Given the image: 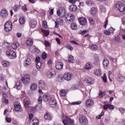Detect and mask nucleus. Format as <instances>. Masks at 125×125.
<instances>
[{
  "label": "nucleus",
  "instance_id": "obj_1",
  "mask_svg": "<svg viewBox=\"0 0 125 125\" xmlns=\"http://www.w3.org/2000/svg\"><path fill=\"white\" fill-rule=\"evenodd\" d=\"M114 8L119 10L120 12L125 14V6L121 2H117L114 7Z\"/></svg>",
  "mask_w": 125,
  "mask_h": 125
},
{
  "label": "nucleus",
  "instance_id": "obj_2",
  "mask_svg": "<svg viewBox=\"0 0 125 125\" xmlns=\"http://www.w3.org/2000/svg\"><path fill=\"white\" fill-rule=\"evenodd\" d=\"M57 14L59 17L63 18L64 16H66V11L63 7H61L57 11Z\"/></svg>",
  "mask_w": 125,
  "mask_h": 125
},
{
  "label": "nucleus",
  "instance_id": "obj_3",
  "mask_svg": "<svg viewBox=\"0 0 125 125\" xmlns=\"http://www.w3.org/2000/svg\"><path fill=\"white\" fill-rule=\"evenodd\" d=\"M79 120L80 125H86L88 124V120L87 118L83 116H80L79 117Z\"/></svg>",
  "mask_w": 125,
  "mask_h": 125
},
{
  "label": "nucleus",
  "instance_id": "obj_4",
  "mask_svg": "<svg viewBox=\"0 0 125 125\" xmlns=\"http://www.w3.org/2000/svg\"><path fill=\"white\" fill-rule=\"evenodd\" d=\"M6 55H7V56H9L10 59H15V58H16V57L17 56L16 55V53H15L14 51L12 50H8L6 51Z\"/></svg>",
  "mask_w": 125,
  "mask_h": 125
},
{
  "label": "nucleus",
  "instance_id": "obj_5",
  "mask_svg": "<svg viewBox=\"0 0 125 125\" xmlns=\"http://www.w3.org/2000/svg\"><path fill=\"white\" fill-rule=\"evenodd\" d=\"M4 30L6 32H9L12 30V23L11 21H8L5 23Z\"/></svg>",
  "mask_w": 125,
  "mask_h": 125
},
{
  "label": "nucleus",
  "instance_id": "obj_6",
  "mask_svg": "<svg viewBox=\"0 0 125 125\" xmlns=\"http://www.w3.org/2000/svg\"><path fill=\"white\" fill-rule=\"evenodd\" d=\"M30 81L31 79L29 75H25L21 79V82L23 84H28Z\"/></svg>",
  "mask_w": 125,
  "mask_h": 125
},
{
  "label": "nucleus",
  "instance_id": "obj_7",
  "mask_svg": "<svg viewBox=\"0 0 125 125\" xmlns=\"http://www.w3.org/2000/svg\"><path fill=\"white\" fill-rule=\"evenodd\" d=\"M66 119L63 120L62 123L64 125H74V120H71L68 117H66Z\"/></svg>",
  "mask_w": 125,
  "mask_h": 125
},
{
  "label": "nucleus",
  "instance_id": "obj_8",
  "mask_svg": "<svg viewBox=\"0 0 125 125\" xmlns=\"http://www.w3.org/2000/svg\"><path fill=\"white\" fill-rule=\"evenodd\" d=\"M15 110L17 112H22L23 111V108L20 105V103L19 102H16L14 104Z\"/></svg>",
  "mask_w": 125,
  "mask_h": 125
},
{
  "label": "nucleus",
  "instance_id": "obj_9",
  "mask_svg": "<svg viewBox=\"0 0 125 125\" xmlns=\"http://www.w3.org/2000/svg\"><path fill=\"white\" fill-rule=\"evenodd\" d=\"M65 19L68 22H73V21H75V16L71 13H68L65 16Z\"/></svg>",
  "mask_w": 125,
  "mask_h": 125
},
{
  "label": "nucleus",
  "instance_id": "obj_10",
  "mask_svg": "<svg viewBox=\"0 0 125 125\" xmlns=\"http://www.w3.org/2000/svg\"><path fill=\"white\" fill-rule=\"evenodd\" d=\"M55 75H56V72L54 69L49 70L47 72V77L49 78V79H52Z\"/></svg>",
  "mask_w": 125,
  "mask_h": 125
},
{
  "label": "nucleus",
  "instance_id": "obj_11",
  "mask_svg": "<svg viewBox=\"0 0 125 125\" xmlns=\"http://www.w3.org/2000/svg\"><path fill=\"white\" fill-rule=\"evenodd\" d=\"M72 77L73 75L69 72H66L64 73L63 75V78L64 79V80H66V81H71V80H72Z\"/></svg>",
  "mask_w": 125,
  "mask_h": 125
},
{
  "label": "nucleus",
  "instance_id": "obj_12",
  "mask_svg": "<svg viewBox=\"0 0 125 125\" xmlns=\"http://www.w3.org/2000/svg\"><path fill=\"white\" fill-rule=\"evenodd\" d=\"M49 104L50 107H51L52 108H55V107H56V105H57V102H56V100L54 99H51L49 102Z\"/></svg>",
  "mask_w": 125,
  "mask_h": 125
},
{
  "label": "nucleus",
  "instance_id": "obj_13",
  "mask_svg": "<svg viewBox=\"0 0 125 125\" xmlns=\"http://www.w3.org/2000/svg\"><path fill=\"white\" fill-rule=\"evenodd\" d=\"M79 21L81 25H86V23H87L86 21V19L83 17L80 18V19H79Z\"/></svg>",
  "mask_w": 125,
  "mask_h": 125
},
{
  "label": "nucleus",
  "instance_id": "obj_14",
  "mask_svg": "<svg viewBox=\"0 0 125 125\" xmlns=\"http://www.w3.org/2000/svg\"><path fill=\"white\" fill-rule=\"evenodd\" d=\"M38 83L40 88L43 89V88L45 87V83L44 82V81L42 80H40L39 81Z\"/></svg>",
  "mask_w": 125,
  "mask_h": 125
},
{
  "label": "nucleus",
  "instance_id": "obj_15",
  "mask_svg": "<svg viewBox=\"0 0 125 125\" xmlns=\"http://www.w3.org/2000/svg\"><path fill=\"white\" fill-rule=\"evenodd\" d=\"M56 68L57 70H62L63 69V63L61 62H58L56 63Z\"/></svg>",
  "mask_w": 125,
  "mask_h": 125
},
{
  "label": "nucleus",
  "instance_id": "obj_16",
  "mask_svg": "<svg viewBox=\"0 0 125 125\" xmlns=\"http://www.w3.org/2000/svg\"><path fill=\"white\" fill-rule=\"evenodd\" d=\"M69 9L70 11L75 12V11H77V9H78V7L76 5L71 4L69 6Z\"/></svg>",
  "mask_w": 125,
  "mask_h": 125
},
{
  "label": "nucleus",
  "instance_id": "obj_17",
  "mask_svg": "<svg viewBox=\"0 0 125 125\" xmlns=\"http://www.w3.org/2000/svg\"><path fill=\"white\" fill-rule=\"evenodd\" d=\"M0 15L3 18H5L7 16V11L5 9H3L0 13Z\"/></svg>",
  "mask_w": 125,
  "mask_h": 125
},
{
  "label": "nucleus",
  "instance_id": "obj_18",
  "mask_svg": "<svg viewBox=\"0 0 125 125\" xmlns=\"http://www.w3.org/2000/svg\"><path fill=\"white\" fill-rule=\"evenodd\" d=\"M93 100L91 99H89L86 102V105L87 107H89V106H92V105H93Z\"/></svg>",
  "mask_w": 125,
  "mask_h": 125
},
{
  "label": "nucleus",
  "instance_id": "obj_19",
  "mask_svg": "<svg viewBox=\"0 0 125 125\" xmlns=\"http://www.w3.org/2000/svg\"><path fill=\"white\" fill-rule=\"evenodd\" d=\"M37 84L36 83H32L31 85L30 86V90L32 91H35L37 89Z\"/></svg>",
  "mask_w": 125,
  "mask_h": 125
},
{
  "label": "nucleus",
  "instance_id": "obj_20",
  "mask_svg": "<svg viewBox=\"0 0 125 125\" xmlns=\"http://www.w3.org/2000/svg\"><path fill=\"white\" fill-rule=\"evenodd\" d=\"M19 42L15 41L13 42V43L11 45V47H12L13 49L15 48H17V47H19Z\"/></svg>",
  "mask_w": 125,
  "mask_h": 125
},
{
  "label": "nucleus",
  "instance_id": "obj_21",
  "mask_svg": "<svg viewBox=\"0 0 125 125\" xmlns=\"http://www.w3.org/2000/svg\"><path fill=\"white\" fill-rule=\"evenodd\" d=\"M33 40L31 38H29L26 41V45L28 46H32L33 45Z\"/></svg>",
  "mask_w": 125,
  "mask_h": 125
},
{
  "label": "nucleus",
  "instance_id": "obj_22",
  "mask_svg": "<svg viewBox=\"0 0 125 125\" xmlns=\"http://www.w3.org/2000/svg\"><path fill=\"white\" fill-rule=\"evenodd\" d=\"M125 77L124 76H119L117 77V81L120 83H123V82H125Z\"/></svg>",
  "mask_w": 125,
  "mask_h": 125
},
{
  "label": "nucleus",
  "instance_id": "obj_23",
  "mask_svg": "<svg viewBox=\"0 0 125 125\" xmlns=\"http://www.w3.org/2000/svg\"><path fill=\"white\" fill-rule=\"evenodd\" d=\"M1 64L3 67H5L6 68L8 67L9 65H10V63L8 61H4L1 62Z\"/></svg>",
  "mask_w": 125,
  "mask_h": 125
},
{
  "label": "nucleus",
  "instance_id": "obj_24",
  "mask_svg": "<svg viewBox=\"0 0 125 125\" xmlns=\"http://www.w3.org/2000/svg\"><path fill=\"white\" fill-rule=\"evenodd\" d=\"M68 62L70 63H74V62H75V60H74V57H73V56H72L71 55H68Z\"/></svg>",
  "mask_w": 125,
  "mask_h": 125
},
{
  "label": "nucleus",
  "instance_id": "obj_25",
  "mask_svg": "<svg viewBox=\"0 0 125 125\" xmlns=\"http://www.w3.org/2000/svg\"><path fill=\"white\" fill-rule=\"evenodd\" d=\"M44 119L46 120H51V114L50 113H46L44 115Z\"/></svg>",
  "mask_w": 125,
  "mask_h": 125
},
{
  "label": "nucleus",
  "instance_id": "obj_26",
  "mask_svg": "<svg viewBox=\"0 0 125 125\" xmlns=\"http://www.w3.org/2000/svg\"><path fill=\"white\" fill-rule=\"evenodd\" d=\"M109 65V60H107V59H104L103 61V65L104 67H106L107 68V66Z\"/></svg>",
  "mask_w": 125,
  "mask_h": 125
},
{
  "label": "nucleus",
  "instance_id": "obj_27",
  "mask_svg": "<svg viewBox=\"0 0 125 125\" xmlns=\"http://www.w3.org/2000/svg\"><path fill=\"white\" fill-rule=\"evenodd\" d=\"M92 66V64L90 62H87L85 65V69L86 70H90L91 69V67Z\"/></svg>",
  "mask_w": 125,
  "mask_h": 125
},
{
  "label": "nucleus",
  "instance_id": "obj_28",
  "mask_svg": "<svg viewBox=\"0 0 125 125\" xmlns=\"http://www.w3.org/2000/svg\"><path fill=\"white\" fill-rule=\"evenodd\" d=\"M31 63H32V61L30 59H27L26 60H25L24 62V65L25 66H29V65H31Z\"/></svg>",
  "mask_w": 125,
  "mask_h": 125
},
{
  "label": "nucleus",
  "instance_id": "obj_29",
  "mask_svg": "<svg viewBox=\"0 0 125 125\" xmlns=\"http://www.w3.org/2000/svg\"><path fill=\"white\" fill-rule=\"evenodd\" d=\"M97 11V10H96V8L93 7L91 9V14L92 15H95Z\"/></svg>",
  "mask_w": 125,
  "mask_h": 125
},
{
  "label": "nucleus",
  "instance_id": "obj_30",
  "mask_svg": "<svg viewBox=\"0 0 125 125\" xmlns=\"http://www.w3.org/2000/svg\"><path fill=\"white\" fill-rule=\"evenodd\" d=\"M30 25L32 28H35L36 26H37V21L34 20H32L31 21Z\"/></svg>",
  "mask_w": 125,
  "mask_h": 125
},
{
  "label": "nucleus",
  "instance_id": "obj_31",
  "mask_svg": "<svg viewBox=\"0 0 125 125\" xmlns=\"http://www.w3.org/2000/svg\"><path fill=\"white\" fill-rule=\"evenodd\" d=\"M85 81L88 83H90V84H92L93 83H94V81H93L92 79L90 78H87L85 79Z\"/></svg>",
  "mask_w": 125,
  "mask_h": 125
},
{
  "label": "nucleus",
  "instance_id": "obj_32",
  "mask_svg": "<svg viewBox=\"0 0 125 125\" xmlns=\"http://www.w3.org/2000/svg\"><path fill=\"white\" fill-rule=\"evenodd\" d=\"M100 98H103L105 95H106V92H103L102 91H100V93L99 94Z\"/></svg>",
  "mask_w": 125,
  "mask_h": 125
},
{
  "label": "nucleus",
  "instance_id": "obj_33",
  "mask_svg": "<svg viewBox=\"0 0 125 125\" xmlns=\"http://www.w3.org/2000/svg\"><path fill=\"white\" fill-rule=\"evenodd\" d=\"M21 5H18L17 4H16L14 5V6L13 7V9L14 10V11H15L16 12H17L19 9H20V7H21Z\"/></svg>",
  "mask_w": 125,
  "mask_h": 125
},
{
  "label": "nucleus",
  "instance_id": "obj_34",
  "mask_svg": "<svg viewBox=\"0 0 125 125\" xmlns=\"http://www.w3.org/2000/svg\"><path fill=\"white\" fill-rule=\"evenodd\" d=\"M32 124L33 125H38L39 124V120L37 118H34L32 120Z\"/></svg>",
  "mask_w": 125,
  "mask_h": 125
},
{
  "label": "nucleus",
  "instance_id": "obj_35",
  "mask_svg": "<svg viewBox=\"0 0 125 125\" xmlns=\"http://www.w3.org/2000/svg\"><path fill=\"white\" fill-rule=\"evenodd\" d=\"M42 98L44 101H48L50 99V97L47 95H44L43 96Z\"/></svg>",
  "mask_w": 125,
  "mask_h": 125
},
{
  "label": "nucleus",
  "instance_id": "obj_36",
  "mask_svg": "<svg viewBox=\"0 0 125 125\" xmlns=\"http://www.w3.org/2000/svg\"><path fill=\"white\" fill-rule=\"evenodd\" d=\"M94 74L96 76H101V70H100L99 69H95L94 70Z\"/></svg>",
  "mask_w": 125,
  "mask_h": 125
},
{
  "label": "nucleus",
  "instance_id": "obj_37",
  "mask_svg": "<svg viewBox=\"0 0 125 125\" xmlns=\"http://www.w3.org/2000/svg\"><path fill=\"white\" fill-rule=\"evenodd\" d=\"M114 41L117 42H121V37L118 35L115 36Z\"/></svg>",
  "mask_w": 125,
  "mask_h": 125
},
{
  "label": "nucleus",
  "instance_id": "obj_38",
  "mask_svg": "<svg viewBox=\"0 0 125 125\" xmlns=\"http://www.w3.org/2000/svg\"><path fill=\"white\" fill-rule=\"evenodd\" d=\"M60 94L61 96H62L63 97H64V96H65L66 95V94H67V93L66 92V90H62L60 91Z\"/></svg>",
  "mask_w": 125,
  "mask_h": 125
},
{
  "label": "nucleus",
  "instance_id": "obj_39",
  "mask_svg": "<svg viewBox=\"0 0 125 125\" xmlns=\"http://www.w3.org/2000/svg\"><path fill=\"white\" fill-rule=\"evenodd\" d=\"M99 8L102 12H105V11H106V8H105V6H104V5H100Z\"/></svg>",
  "mask_w": 125,
  "mask_h": 125
},
{
  "label": "nucleus",
  "instance_id": "obj_40",
  "mask_svg": "<svg viewBox=\"0 0 125 125\" xmlns=\"http://www.w3.org/2000/svg\"><path fill=\"white\" fill-rule=\"evenodd\" d=\"M19 22L21 25H23L25 23V19L24 17H22L19 19Z\"/></svg>",
  "mask_w": 125,
  "mask_h": 125
},
{
  "label": "nucleus",
  "instance_id": "obj_41",
  "mask_svg": "<svg viewBox=\"0 0 125 125\" xmlns=\"http://www.w3.org/2000/svg\"><path fill=\"white\" fill-rule=\"evenodd\" d=\"M41 31L42 32V33L44 34L45 36H48L49 35V31H48L47 30H45L43 29H41Z\"/></svg>",
  "mask_w": 125,
  "mask_h": 125
},
{
  "label": "nucleus",
  "instance_id": "obj_42",
  "mask_svg": "<svg viewBox=\"0 0 125 125\" xmlns=\"http://www.w3.org/2000/svg\"><path fill=\"white\" fill-rule=\"evenodd\" d=\"M88 32V30H80L79 31V34L80 35H85L86 33Z\"/></svg>",
  "mask_w": 125,
  "mask_h": 125
},
{
  "label": "nucleus",
  "instance_id": "obj_43",
  "mask_svg": "<svg viewBox=\"0 0 125 125\" xmlns=\"http://www.w3.org/2000/svg\"><path fill=\"white\" fill-rule=\"evenodd\" d=\"M91 48L93 51H95L97 49V45L93 44L91 45Z\"/></svg>",
  "mask_w": 125,
  "mask_h": 125
},
{
  "label": "nucleus",
  "instance_id": "obj_44",
  "mask_svg": "<svg viewBox=\"0 0 125 125\" xmlns=\"http://www.w3.org/2000/svg\"><path fill=\"white\" fill-rule=\"evenodd\" d=\"M88 20L92 25H94V24H95V21L93 20V19H92V18L89 17Z\"/></svg>",
  "mask_w": 125,
  "mask_h": 125
},
{
  "label": "nucleus",
  "instance_id": "obj_45",
  "mask_svg": "<svg viewBox=\"0 0 125 125\" xmlns=\"http://www.w3.org/2000/svg\"><path fill=\"white\" fill-rule=\"evenodd\" d=\"M71 28L72 30H76L77 29V25H76V23H73L71 24Z\"/></svg>",
  "mask_w": 125,
  "mask_h": 125
},
{
  "label": "nucleus",
  "instance_id": "obj_46",
  "mask_svg": "<svg viewBox=\"0 0 125 125\" xmlns=\"http://www.w3.org/2000/svg\"><path fill=\"white\" fill-rule=\"evenodd\" d=\"M9 46V44L7 42H4L2 44V47H4V48H7Z\"/></svg>",
  "mask_w": 125,
  "mask_h": 125
},
{
  "label": "nucleus",
  "instance_id": "obj_47",
  "mask_svg": "<svg viewBox=\"0 0 125 125\" xmlns=\"http://www.w3.org/2000/svg\"><path fill=\"white\" fill-rule=\"evenodd\" d=\"M102 79L104 82V83H107V76H106V74H104Z\"/></svg>",
  "mask_w": 125,
  "mask_h": 125
},
{
  "label": "nucleus",
  "instance_id": "obj_48",
  "mask_svg": "<svg viewBox=\"0 0 125 125\" xmlns=\"http://www.w3.org/2000/svg\"><path fill=\"white\" fill-rule=\"evenodd\" d=\"M31 103V102L30 101H26L25 103V107L26 108H28L29 107V105H30V104Z\"/></svg>",
  "mask_w": 125,
  "mask_h": 125
},
{
  "label": "nucleus",
  "instance_id": "obj_49",
  "mask_svg": "<svg viewBox=\"0 0 125 125\" xmlns=\"http://www.w3.org/2000/svg\"><path fill=\"white\" fill-rule=\"evenodd\" d=\"M65 47H66L67 49H69V50H73V49H74V48H73V47L71 46V45H66L65 46Z\"/></svg>",
  "mask_w": 125,
  "mask_h": 125
},
{
  "label": "nucleus",
  "instance_id": "obj_50",
  "mask_svg": "<svg viewBox=\"0 0 125 125\" xmlns=\"http://www.w3.org/2000/svg\"><path fill=\"white\" fill-rule=\"evenodd\" d=\"M80 101H77V102H74L71 103V105H80L81 104Z\"/></svg>",
  "mask_w": 125,
  "mask_h": 125
},
{
  "label": "nucleus",
  "instance_id": "obj_51",
  "mask_svg": "<svg viewBox=\"0 0 125 125\" xmlns=\"http://www.w3.org/2000/svg\"><path fill=\"white\" fill-rule=\"evenodd\" d=\"M15 87L16 88L18 89V87H21V83H19V82H17L16 83V85H15Z\"/></svg>",
  "mask_w": 125,
  "mask_h": 125
},
{
  "label": "nucleus",
  "instance_id": "obj_52",
  "mask_svg": "<svg viewBox=\"0 0 125 125\" xmlns=\"http://www.w3.org/2000/svg\"><path fill=\"white\" fill-rule=\"evenodd\" d=\"M94 57L97 62H98V61H99V57H98V55L97 54H95Z\"/></svg>",
  "mask_w": 125,
  "mask_h": 125
},
{
  "label": "nucleus",
  "instance_id": "obj_53",
  "mask_svg": "<svg viewBox=\"0 0 125 125\" xmlns=\"http://www.w3.org/2000/svg\"><path fill=\"white\" fill-rule=\"evenodd\" d=\"M46 57H47V54L45 52H43L42 55V59H46Z\"/></svg>",
  "mask_w": 125,
  "mask_h": 125
},
{
  "label": "nucleus",
  "instance_id": "obj_54",
  "mask_svg": "<svg viewBox=\"0 0 125 125\" xmlns=\"http://www.w3.org/2000/svg\"><path fill=\"white\" fill-rule=\"evenodd\" d=\"M38 103L39 104H42V96H40L38 99Z\"/></svg>",
  "mask_w": 125,
  "mask_h": 125
},
{
  "label": "nucleus",
  "instance_id": "obj_55",
  "mask_svg": "<svg viewBox=\"0 0 125 125\" xmlns=\"http://www.w3.org/2000/svg\"><path fill=\"white\" fill-rule=\"evenodd\" d=\"M41 66H42V62H37V63L36 65L37 68H38V69H39V68H41Z\"/></svg>",
  "mask_w": 125,
  "mask_h": 125
},
{
  "label": "nucleus",
  "instance_id": "obj_56",
  "mask_svg": "<svg viewBox=\"0 0 125 125\" xmlns=\"http://www.w3.org/2000/svg\"><path fill=\"white\" fill-rule=\"evenodd\" d=\"M5 121L7 122V123H11V118L6 117Z\"/></svg>",
  "mask_w": 125,
  "mask_h": 125
},
{
  "label": "nucleus",
  "instance_id": "obj_57",
  "mask_svg": "<svg viewBox=\"0 0 125 125\" xmlns=\"http://www.w3.org/2000/svg\"><path fill=\"white\" fill-rule=\"evenodd\" d=\"M108 31L110 34H111V33H114L115 29L113 27H110L108 29Z\"/></svg>",
  "mask_w": 125,
  "mask_h": 125
},
{
  "label": "nucleus",
  "instance_id": "obj_58",
  "mask_svg": "<svg viewBox=\"0 0 125 125\" xmlns=\"http://www.w3.org/2000/svg\"><path fill=\"white\" fill-rule=\"evenodd\" d=\"M21 9L23 10L24 12H26V11H27V7H26V5H24L23 6H22Z\"/></svg>",
  "mask_w": 125,
  "mask_h": 125
},
{
  "label": "nucleus",
  "instance_id": "obj_59",
  "mask_svg": "<svg viewBox=\"0 0 125 125\" xmlns=\"http://www.w3.org/2000/svg\"><path fill=\"white\" fill-rule=\"evenodd\" d=\"M33 52H36V53H39V52H40V49H39L38 48H34L33 49Z\"/></svg>",
  "mask_w": 125,
  "mask_h": 125
},
{
  "label": "nucleus",
  "instance_id": "obj_60",
  "mask_svg": "<svg viewBox=\"0 0 125 125\" xmlns=\"http://www.w3.org/2000/svg\"><path fill=\"white\" fill-rule=\"evenodd\" d=\"M104 34L106 35H108V36L110 35V34L109 30H104Z\"/></svg>",
  "mask_w": 125,
  "mask_h": 125
},
{
  "label": "nucleus",
  "instance_id": "obj_61",
  "mask_svg": "<svg viewBox=\"0 0 125 125\" xmlns=\"http://www.w3.org/2000/svg\"><path fill=\"white\" fill-rule=\"evenodd\" d=\"M109 106H110V104H105L104 105V110H107V109H108Z\"/></svg>",
  "mask_w": 125,
  "mask_h": 125
},
{
  "label": "nucleus",
  "instance_id": "obj_62",
  "mask_svg": "<svg viewBox=\"0 0 125 125\" xmlns=\"http://www.w3.org/2000/svg\"><path fill=\"white\" fill-rule=\"evenodd\" d=\"M42 26H43V28H46L47 27V24L46 23V21H43L42 22Z\"/></svg>",
  "mask_w": 125,
  "mask_h": 125
},
{
  "label": "nucleus",
  "instance_id": "obj_63",
  "mask_svg": "<svg viewBox=\"0 0 125 125\" xmlns=\"http://www.w3.org/2000/svg\"><path fill=\"white\" fill-rule=\"evenodd\" d=\"M119 111L122 113V114H125V108H119Z\"/></svg>",
  "mask_w": 125,
  "mask_h": 125
},
{
  "label": "nucleus",
  "instance_id": "obj_64",
  "mask_svg": "<svg viewBox=\"0 0 125 125\" xmlns=\"http://www.w3.org/2000/svg\"><path fill=\"white\" fill-rule=\"evenodd\" d=\"M44 42H45V44L46 46H49L50 44H49V42H48V41L45 40L44 41Z\"/></svg>",
  "mask_w": 125,
  "mask_h": 125
}]
</instances>
